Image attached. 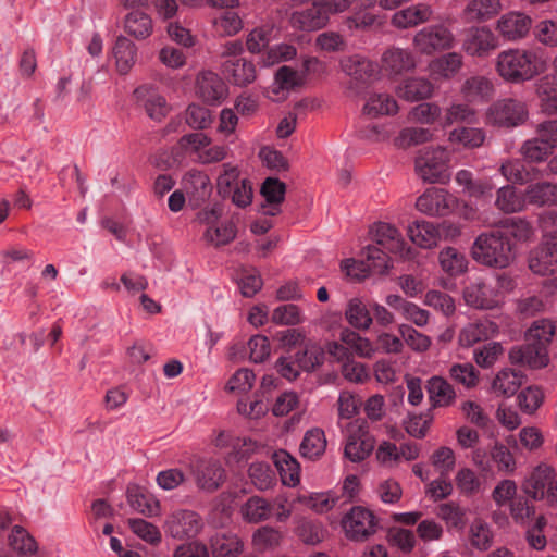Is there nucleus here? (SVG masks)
<instances>
[{
    "instance_id": "obj_1",
    "label": "nucleus",
    "mask_w": 557,
    "mask_h": 557,
    "mask_svg": "<svg viewBox=\"0 0 557 557\" xmlns=\"http://www.w3.org/2000/svg\"><path fill=\"white\" fill-rule=\"evenodd\" d=\"M372 234L374 242L382 248L369 245L362 250L360 259L344 260L342 269L347 275L360 280L371 274H385L388 271L389 260L385 250L393 253L403 252L405 243L395 226L380 222L372 228Z\"/></svg>"
},
{
    "instance_id": "obj_2",
    "label": "nucleus",
    "mask_w": 557,
    "mask_h": 557,
    "mask_svg": "<svg viewBox=\"0 0 557 557\" xmlns=\"http://www.w3.org/2000/svg\"><path fill=\"white\" fill-rule=\"evenodd\" d=\"M556 332L555 323L548 319L534 321L527 333L528 343L513 346L509 351L512 364L541 369L548 364L547 346Z\"/></svg>"
},
{
    "instance_id": "obj_3",
    "label": "nucleus",
    "mask_w": 557,
    "mask_h": 557,
    "mask_svg": "<svg viewBox=\"0 0 557 557\" xmlns=\"http://www.w3.org/2000/svg\"><path fill=\"white\" fill-rule=\"evenodd\" d=\"M472 258L488 268L505 269L516 259V242L507 231L481 233L471 247Z\"/></svg>"
},
{
    "instance_id": "obj_4",
    "label": "nucleus",
    "mask_w": 557,
    "mask_h": 557,
    "mask_svg": "<svg viewBox=\"0 0 557 557\" xmlns=\"http://www.w3.org/2000/svg\"><path fill=\"white\" fill-rule=\"evenodd\" d=\"M498 74L511 83L532 79L545 69V62L532 50L509 49L497 57Z\"/></svg>"
},
{
    "instance_id": "obj_5",
    "label": "nucleus",
    "mask_w": 557,
    "mask_h": 557,
    "mask_svg": "<svg viewBox=\"0 0 557 557\" xmlns=\"http://www.w3.org/2000/svg\"><path fill=\"white\" fill-rule=\"evenodd\" d=\"M448 153L441 146L424 147L416 157V171L426 183H445L449 180Z\"/></svg>"
},
{
    "instance_id": "obj_6",
    "label": "nucleus",
    "mask_w": 557,
    "mask_h": 557,
    "mask_svg": "<svg viewBox=\"0 0 557 557\" xmlns=\"http://www.w3.org/2000/svg\"><path fill=\"white\" fill-rule=\"evenodd\" d=\"M218 193L222 198L231 197L232 202L246 208L252 201V186L249 180L239 181V170L231 163L223 164V172L216 181Z\"/></svg>"
},
{
    "instance_id": "obj_7",
    "label": "nucleus",
    "mask_w": 557,
    "mask_h": 557,
    "mask_svg": "<svg viewBox=\"0 0 557 557\" xmlns=\"http://www.w3.org/2000/svg\"><path fill=\"white\" fill-rule=\"evenodd\" d=\"M347 539L363 542L373 535L379 528V519L366 507L354 506L342 519Z\"/></svg>"
},
{
    "instance_id": "obj_8",
    "label": "nucleus",
    "mask_w": 557,
    "mask_h": 557,
    "mask_svg": "<svg viewBox=\"0 0 557 557\" xmlns=\"http://www.w3.org/2000/svg\"><path fill=\"white\" fill-rule=\"evenodd\" d=\"M529 269L537 275L557 272V231L546 232L541 244L529 253Z\"/></svg>"
},
{
    "instance_id": "obj_9",
    "label": "nucleus",
    "mask_w": 557,
    "mask_h": 557,
    "mask_svg": "<svg viewBox=\"0 0 557 557\" xmlns=\"http://www.w3.org/2000/svg\"><path fill=\"white\" fill-rule=\"evenodd\" d=\"M528 119L525 104L517 99L505 98L494 102L487 112L491 124L499 127L512 128L519 126Z\"/></svg>"
},
{
    "instance_id": "obj_10",
    "label": "nucleus",
    "mask_w": 557,
    "mask_h": 557,
    "mask_svg": "<svg viewBox=\"0 0 557 557\" xmlns=\"http://www.w3.org/2000/svg\"><path fill=\"white\" fill-rule=\"evenodd\" d=\"M190 472L197 486L206 492L216 491L226 478L221 462L212 458L194 459L190 462Z\"/></svg>"
},
{
    "instance_id": "obj_11",
    "label": "nucleus",
    "mask_w": 557,
    "mask_h": 557,
    "mask_svg": "<svg viewBox=\"0 0 557 557\" xmlns=\"http://www.w3.org/2000/svg\"><path fill=\"white\" fill-rule=\"evenodd\" d=\"M414 46L420 52L431 54L437 50L453 48L455 37L444 25L426 26L419 30L413 38Z\"/></svg>"
},
{
    "instance_id": "obj_12",
    "label": "nucleus",
    "mask_w": 557,
    "mask_h": 557,
    "mask_svg": "<svg viewBox=\"0 0 557 557\" xmlns=\"http://www.w3.org/2000/svg\"><path fill=\"white\" fill-rule=\"evenodd\" d=\"M375 446L374 437L369 433L367 422L349 431L344 455L352 462H360L368 458Z\"/></svg>"
},
{
    "instance_id": "obj_13",
    "label": "nucleus",
    "mask_w": 557,
    "mask_h": 557,
    "mask_svg": "<svg viewBox=\"0 0 557 557\" xmlns=\"http://www.w3.org/2000/svg\"><path fill=\"white\" fill-rule=\"evenodd\" d=\"M498 46V39L487 27H471L465 33L462 50L472 57L485 58Z\"/></svg>"
},
{
    "instance_id": "obj_14",
    "label": "nucleus",
    "mask_w": 557,
    "mask_h": 557,
    "mask_svg": "<svg viewBox=\"0 0 557 557\" xmlns=\"http://www.w3.org/2000/svg\"><path fill=\"white\" fill-rule=\"evenodd\" d=\"M202 528L199 515L191 510L173 512L165 522V532L173 539H191Z\"/></svg>"
},
{
    "instance_id": "obj_15",
    "label": "nucleus",
    "mask_w": 557,
    "mask_h": 557,
    "mask_svg": "<svg viewBox=\"0 0 557 557\" xmlns=\"http://www.w3.org/2000/svg\"><path fill=\"white\" fill-rule=\"evenodd\" d=\"M455 198L443 188H430L418 197L416 206L429 215H447L454 208Z\"/></svg>"
},
{
    "instance_id": "obj_16",
    "label": "nucleus",
    "mask_w": 557,
    "mask_h": 557,
    "mask_svg": "<svg viewBox=\"0 0 557 557\" xmlns=\"http://www.w3.org/2000/svg\"><path fill=\"white\" fill-rule=\"evenodd\" d=\"M329 18L330 16L322 8L320 0H312L308 8L292 13L290 23L297 29L312 32L326 26Z\"/></svg>"
},
{
    "instance_id": "obj_17",
    "label": "nucleus",
    "mask_w": 557,
    "mask_h": 557,
    "mask_svg": "<svg viewBox=\"0 0 557 557\" xmlns=\"http://www.w3.org/2000/svg\"><path fill=\"white\" fill-rule=\"evenodd\" d=\"M227 91V85L216 73L207 71L198 75L197 92L205 102L219 104L226 98Z\"/></svg>"
},
{
    "instance_id": "obj_18",
    "label": "nucleus",
    "mask_w": 557,
    "mask_h": 557,
    "mask_svg": "<svg viewBox=\"0 0 557 557\" xmlns=\"http://www.w3.org/2000/svg\"><path fill=\"white\" fill-rule=\"evenodd\" d=\"M434 11L428 3L420 2L395 12L391 24L398 29L416 27L432 20Z\"/></svg>"
},
{
    "instance_id": "obj_19",
    "label": "nucleus",
    "mask_w": 557,
    "mask_h": 557,
    "mask_svg": "<svg viewBox=\"0 0 557 557\" xmlns=\"http://www.w3.org/2000/svg\"><path fill=\"white\" fill-rule=\"evenodd\" d=\"M184 187L187 191L189 203L194 208L202 206L212 194V185L209 176L197 170H191L186 173Z\"/></svg>"
},
{
    "instance_id": "obj_20",
    "label": "nucleus",
    "mask_w": 557,
    "mask_h": 557,
    "mask_svg": "<svg viewBox=\"0 0 557 557\" xmlns=\"http://www.w3.org/2000/svg\"><path fill=\"white\" fill-rule=\"evenodd\" d=\"M554 476H556L554 468L541 463L534 468L530 476L525 479L522 484V490L534 500H542L545 498V492Z\"/></svg>"
},
{
    "instance_id": "obj_21",
    "label": "nucleus",
    "mask_w": 557,
    "mask_h": 557,
    "mask_svg": "<svg viewBox=\"0 0 557 557\" xmlns=\"http://www.w3.org/2000/svg\"><path fill=\"white\" fill-rule=\"evenodd\" d=\"M213 557H238L244 550V543L236 533L218 530L210 536Z\"/></svg>"
},
{
    "instance_id": "obj_22",
    "label": "nucleus",
    "mask_w": 557,
    "mask_h": 557,
    "mask_svg": "<svg viewBox=\"0 0 557 557\" xmlns=\"http://www.w3.org/2000/svg\"><path fill=\"white\" fill-rule=\"evenodd\" d=\"M222 73L232 84L245 87L257 76L255 64L243 59H226L222 64Z\"/></svg>"
},
{
    "instance_id": "obj_23",
    "label": "nucleus",
    "mask_w": 557,
    "mask_h": 557,
    "mask_svg": "<svg viewBox=\"0 0 557 557\" xmlns=\"http://www.w3.org/2000/svg\"><path fill=\"white\" fill-rule=\"evenodd\" d=\"M531 18L521 12L504 14L497 22V29L508 40L523 38L530 30Z\"/></svg>"
},
{
    "instance_id": "obj_24",
    "label": "nucleus",
    "mask_w": 557,
    "mask_h": 557,
    "mask_svg": "<svg viewBox=\"0 0 557 557\" xmlns=\"http://www.w3.org/2000/svg\"><path fill=\"white\" fill-rule=\"evenodd\" d=\"M134 96L143 102L148 116L154 121H161L169 112L166 100L156 92L152 87L139 86L134 90Z\"/></svg>"
},
{
    "instance_id": "obj_25",
    "label": "nucleus",
    "mask_w": 557,
    "mask_h": 557,
    "mask_svg": "<svg viewBox=\"0 0 557 557\" xmlns=\"http://www.w3.org/2000/svg\"><path fill=\"white\" fill-rule=\"evenodd\" d=\"M466 302L478 309H493L499 299L494 288L485 283L471 284L465 289Z\"/></svg>"
},
{
    "instance_id": "obj_26",
    "label": "nucleus",
    "mask_w": 557,
    "mask_h": 557,
    "mask_svg": "<svg viewBox=\"0 0 557 557\" xmlns=\"http://www.w3.org/2000/svg\"><path fill=\"white\" fill-rule=\"evenodd\" d=\"M297 367L305 372H313L324 363L323 347L311 341L305 342L304 347L292 356Z\"/></svg>"
},
{
    "instance_id": "obj_27",
    "label": "nucleus",
    "mask_w": 557,
    "mask_h": 557,
    "mask_svg": "<svg viewBox=\"0 0 557 557\" xmlns=\"http://www.w3.org/2000/svg\"><path fill=\"white\" fill-rule=\"evenodd\" d=\"M536 95L544 113H557V75L547 74L536 83Z\"/></svg>"
},
{
    "instance_id": "obj_28",
    "label": "nucleus",
    "mask_w": 557,
    "mask_h": 557,
    "mask_svg": "<svg viewBox=\"0 0 557 557\" xmlns=\"http://www.w3.org/2000/svg\"><path fill=\"white\" fill-rule=\"evenodd\" d=\"M433 84L423 77L405 79L397 88V95L407 101H420L431 97Z\"/></svg>"
},
{
    "instance_id": "obj_29",
    "label": "nucleus",
    "mask_w": 557,
    "mask_h": 557,
    "mask_svg": "<svg viewBox=\"0 0 557 557\" xmlns=\"http://www.w3.org/2000/svg\"><path fill=\"white\" fill-rule=\"evenodd\" d=\"M344 69L352 79L362 84L375 79L380 72L376 63L358 55L349 58L345 62Z\"/></svg>"
},
{
    "instance_id": "obj_30",
    "label": "nucleus",
    "mask_w": 557,
    "mask_h": 557,
    "mask_svg": "<svg viewBox=\"0 0 557 557\" xmlns=\"http://www.w3.org/2000/svg\"><path fill=\"white\" fill-rule=\"evenodd\" d=\"M499 9L498 0H471L462 14L467 22H485L494 17Z\"/></svg>"
},
{
    "instance_id": "obj_31",
    "label": "nucleus",
    "mask_w": 557,
    "mask_h": 557,
    "mask_svg": "<svg viewBox=\"0 0 557 557\" xmlns=\"http://www.w3.org/2000/svg\"><path fill=\"white\" fill-rule=\"evenodd\" d=\"M425 387L434 407L449 406L456 397L453 386L441 376H432Z\"/></svg>"
},
{
    "instance_id": "obj_32",
    "label": "nucleus",
    "mask_w": 557,
    "mask_h": 557,
    "mask_svg": "<svg viewBox=\"0 0 557 557\" xmlns=\"http://www.w3.org/2000/svg\"><path fill=\"white\" fill-rule=\"evenodd\" d=\"M113 54L117 71L121 74H127L136 62L137 49L131 39L119 36L113 48Z\"/></svg>"
},
{
    "instance_id": "obj_33",
    "label": "nucleus",
    "mask_w": 557,
    "mask_h": 557,
    "mask_svg": "<svg viewBox=\"0 0 557 557\" xmlns=\"http://www.w3.org/2000/svg\"><path fill=\"white\" fill-rule=\"evenodd\" d=\"M495 206L504 213H516L525 206L524 195L515 186H503L496 193Z\"/></svg>"
},
{
    "instance_id": "obj_34",
    "label": "nucleus",
    "mask_w": 557,
    "mask_h": 557,
    "mask_svg": "<svg viewBox=\"0 0 557 557\" xmlns=\"http://www.w3.org/2000/svg\"><path fill=\"white\" fill-rule=\"evenodd\" d=\"M408 235L413 244L422 248H431L436 245L440 230L433 223L416 221L408 226Z\"/></svg>"
},
{
    "instance_id": "obj_35",
    "label": "nucleus",
    "mask_w": 557,
    "mask_h": 557,
    "mask_svg": "<svg viewBox=\"0 0 557 557\" xmlns=\"http://www.w3.org/2000/svg\"><path fill=\"white\" fill-rule=\"evenodd\" d=\"M377 22V15L372 13L368 8L362 7L354 10V12L345 17L342 25L351 35L367 33L372 29Z\"/></svg>"
},
{
    "instance_id": "obj_36",
    "label": "nucleus",
    "mask_w": 557,
    "mask_h": 557,
    "mask_svg": "<svg viewBox=\"0 0 557 557\" xmlns=\"http://www.w3.org/2000/svg\"><path fill=\"white\" fill-rule=\"evenodd\" d=\"M274 463L280 472L283 484L295 486L299 483V463L286 450H280L274 454Z\"/></svg>"
},
{
    "instance_id": "obj_37",
    "label": "nucleus",
    "mask_w": 557,
    "mask_h": 557,
    "mask_svg": "<svg viewBox=\"0 0 557 557\" xmlns=\"http://www.w3.org/2000/svg\"><path fill=\"white\" fill-rule=\"evenodd\" d=\"M524 375L520 370L503 369L493 381L492 387L499 395L509 397L520 388Z\"/></svg>"
},
{
    "instance_id": "obj_38",
    "label": "nucleus",
    "mask_w": 557,
    "mask_h": 557,
    "mask_svg": "<svg viewBox=\"0 0 557 557\" xmlns=\"http://www.w3.org/2000/svg\"><path fill=\"white\" fill-rule=\"evenodd\" d=\"M242 513L248 522L257 523L274 513V506L259 496H252L242 507Z\"/></svg>"
},
{
    "instance_id": "obj_39",
    "label": "nucleus",
    "mask_w": 557,
    "mask_h": 557,
    "mask_svg": "<svg viewBox=\"0 0 557 557\" xmlns=\"http://www.w3.org/2000/svg\"><path fill=\"white\" fill-rule=\"evenodd\" d=\"M524 199L535 206L549 205L557 199V185L548 182L531 184L525 189Z\"/></svg>"
},
{
    "instance_id": "obj_40",
    "label": "nucleus",
    "mask_w": 557,
    "mask_h": 557,
    "mask_svg": "<svg viewBox=\"0 0 557 557\" xmlns=\"http://www.w3.org/2000/svg\"><path fill=\"white\" fill-rule=\"evenodd\" d=\"M124 27L128 35L137 39H145L152 32V21L148 14L135 10L126 15Z\"/></svg>"
},
{
    "instance_id": "obj_41",
    "label": "nucleus",
    "mask_w": 557,
    "mask_h": 557,
    "mask_svg": "<svg viewBox=\"0 0 557 557\" xmlns=\"http://www.w3.org/2000/svg\"><path fill=\"white\" fill-rule=\"evenodd\" d=\"M345 318L351 326L359 330H368L373 321L370 310L359 298L348 301Z\"/></svg>"
},
{
    "instance_id": "obj_42",
    "label": "nucleus",
    "mask_w": 557,
    "mask_h": 557,
    "mask_svg": "<svg viewBox=\"0 0 557 557\" xmlns=\"http://www.w3.org/2000/svg\"><path fill=\"white\" fill-rule=\"evenodd\" d=\"M500 172L508 181L527 184L533 180L535 168L527 160H515L502 164Z\"/></svg>"
},
{
    "instance_id": "obj_43",
    "label": "nucleus",
    "mask_w": 557,
    "mask_h": 557,
    "mask_svg": "<svg viewBox=\"0 0 557 557\" xmlns=\"http://www.w3.org/2000/svg\"><path fill=\"white\" fill-rule=\"evenodd\" d=\"M325 447L326 440L324 432L320 429H312L305 434L299 450L302 457L315 459L324 453Z\"/></svg>"
},
{
    "instance_id": "obj_44",
    "label": "nucleus",
    "mask_w": 557,
    "mask_h": 557,
    "mask_svg": "<svg viewBox=\"0 0 557 557\" xmlns=\"http://www.w3.org/2000/svg\"><path fill=\"white\" fill-rule=\"evenodd\" d=\"M398 111L396 100L387 94H374L363 107V113L372 117L391 115Z\"/></svg>"
},
{
    "instance_id": "obj_45",
    "label": "nucleus",
    "mask_w": 557,
    "mask_h": 557,
    "mask_svg": "<svg viewBox=\"0 0 557 557\" xmlns=\"http://www.w3.org/2000/svg\"><path fill=\"white\" fill-rule=\"evenodd\" d=\"M383 62L386 69L394 74L409 71L414 67L413 55L404 49H391L383 54Z\"/></svg>"
},
{
    "instance_id": "obj_46",
    "label": "nucleus",
    "mask_w": 557,
    "mask_h": 557,
    "mask_svg": "<svg viewBox=\"0 0 557 557\" xmlns=\"http://www.w3.org/2000/svg\"><path fill=\"white\" fill-rule=\"evenodd\" d=\"M438 261L442 269L449 275H457L466 271L467 259L463 253L454 247H447L440 252Z\"/></svg>"
},
{
    "instance_id": "obj_47",
    "label": "nucleus",
    "mask_w": 557,
    "mask_h": 557,
    "mask_svg": "<svg viewBox=\"0 0 557 557\" xmlns=\"http://www.w3.org/2000/svg\"><path fill=\"white\" fill-rule=\"evenodd\" d=\"M9 544L21 555L35 554L38 549L35 539L21 525H14L9 535Z\"/></svg>"
},
{
    "instance_id": "obj_48",
    "label": "nucleus",
    "mask_w": 557,
    "mask_h": 557,
    "mask_svg": "<svg viewBox=\"0 0 557 557\" xmlns=\"http://www.w3.org/2000/svg\"><path fill=\"white\" fill-rule=\"evenodd\" d=\"M260 193L264 198L263 209L268 206H280L285 199L286 185L276 177H267Z\"/></svg>"
},
{
    "instance_id": "obj_49",
    "label": "nucleus",
    "mask_w": 557,
    "mask_h": 557,
    "mask_svg": "<svg viewBox=\"0 0 557 557\" xmlns=\"http://www.w3.org/2000/svg\"><path fill=\"white\" fill-rule=\"evenodd\" d=\"M492 89L491 83L483 76L470 77L462 86V92L469 101H481L488 98Z\"/></svg>"
},
{
    "instance_id": "obj_50",
    "label": "nucleus",
    "mask_w": 557,
    "mask_h": 557,
    "mask_svg": "<svg viewBox=\"0 0 557 557\" xmlns=\"http://www.w3.org/2000/svg\"><path fill=\"white\" fill-rule=\"evenodd\" d=\"M248 473L253 485L260 491L269 490L275 483V474L267 462H252Z\"/></svg>"
},
{
    "instance_id": "obj_51",
    "label": "nucleus",
    "mask_w": 557,
    "mask_h": 557,
    "mask_svg": "<svg viewBox=\"0 0 557 557\" xmlns=\"http://www.w3.org/2000/svg\"><path fill=\"white\" fill-rule=\"evenodd\" d=\"M485 139V134L481 128L459 127L450 132L449 140L462 144L467 148L480 147Z\"/></svg>"
},
{
    "instance_id": "obj_52",
    "label": "nucleus",
    "mask_w": 557,
    "mask_h": 557,
    "mask_svg": "<svg viewBox=\"0 0 557 557\" xmlns=\"http://www.w3.org/2000/svg\"><path fill=\"white\" fill-rule=\"evenodd\" d=\"M462 66V55L458 52H448L432 63V70L440 75L449 78Z\"/></svg>"
},
{
    "instance_id": "obj_53",
    "label": "nucleus",
    "mask_w": 557,
    "mask_h": 557,
    "mask_svg": "<svg viewBox=\"0 0 557 557\" xmlns=\"http://www.w3.org/2000/svg\"><path fill=\"white\" fill-rule=\"evenodd\" d=\"M553 148L546 143L543 141L539 135L536 138L527 140L522 146V153L524 160L529 163L543 161L550 152Z\"/></svg>"
},
{
    "instance_id": "obj_54",
    "label": "nucleus",
    "mask_w": 557,
    "mask_h": 557,
    "mask_svg": "<svg viewBox=\"0 0 557 557\" xmlns=\"http://www.w3.org/2000/svg\"><path fill=\"white\" fill-rule=\"evenodd\" d=\"M450 377L466 386L467 388L474 387L479 380V371L471 363H455L449 369Z\"/></svg>"
},
{
    "instance_id": "obj_55",
    "label": "nucleus",
    "mask_w": 557,
    "mask_h": 557,
    "mask_svg": "<svg viewBox=\"0 0 557 557\" xmlns=\"http://www.w3.org/2000/svg\"><path fill=\"white\" fill-rule=\"evenodd\" d=\"M398 331L406 344L414 351L423 352L429 349L431 345L430 337L418 332L411 325L401 324L399 325Z\"/></svg>"
},
{
    "instance_id": "obj_56",
    "label": "nucleus",
    "mask_w": 557,
    "mask_h": 557,
    "mask_svg": "<svg viewBox=\"0 0 557 557\" xmlns=\"http://www.w3.org/2000/svg\"><path fill=\"white\" fill-rule=\"evenodd\" d=\"M128 525L131 530L144 541L150 544H158L161 542V533L159 529L144 519H129Z\"/></svg>"
},
{
    "instance_id": "obj_57",
    "label": "nucleus",
    "mask_w": 557,
    "mask_h": 557,
    "mask_svg": "<svg viewBox=\"0 0 557 557\" xmlns=\"http://www.w3.org/2000/svg\"><path fill=\"white\" fill-rule=\"evenodd\" d=\"M186 123L194 129H205L212 122L211 111L198 104H189L186 109Z\"/></svg>"
},
{
    "instance_id": "obj_58",
    "label": "nucleus",
    "mask_w": 557,
    "mask_h": 557,
    "mask_svg": "<svg viewBox=\"0 0 557 557\" xmlns=\"http://www.w3.org/2000/svg\"><path fill=\"white\" fill-rule=\"evenodd\" d=\"M438 516L455 529L466 525V512L456 503L449 502L438 506Z\"/></svg>"
},
{
    "instance_id": "obj_59",
    "label": "nucleus",
    "mask_w": 557,
    "mask_h": 557,
    "mask_svg": "<svg viewBox=\"0 0 557 557\" xmlns=\"http://www.w3.org/2000/svg\"><path fill=\"white\" fill-rule=\"evenodd\" d=\"M272 321L281 325H296L301 322L300 310L293 304L278 306L273 310Z\"/></svg>"
},
{
    "instance_id": "obj_60",
    "label": "nucleus",
    "mask_w": 557,
    "mask_h": 557,
    "mask_svg": "<svg viewBox=\"0 0 557 557\" xmlns=\"http://www.w3.org/2000/svg\"><path fill=\"white\" fill-rule=\"evenodd\" d=\"M474 116L475 112L468 104H453L446 110L444 125L446 126L463 122L471 123L474 120Z\"/></svg>"
},
{
    "instance_id": "obj_61",
    "label": "nucleus",
    "mask_w": 557,
    "mask_h": 557,
    "mask_svg": "<svg viewBox=\"0 0 557 557\" xmlns=\"http://www.w3.org/2000/svg\"><path fill=\"white\" fill-rule=\"evenodd\" d=\"M502 352V345L499 343L492 342L485 344L482 348L474 350V360L481 368H490L494 364Z\"/></svg>"
},
{
    "instance_id": "obj_62",
    "label": "nucleus",
    "mask_w": 557,
    "mask_h": 557,
    "mask_svg": "<svg viewBox=\"0 0 557 557\" xmlns=\"http://www.w3.org/2000/svg\"><path fill=\"white\" fill-rule=\"evenodd\" d=\"M271 29L267 27H257L252 29L246 40L249 52L260 53L269 47Z\"/></svg>"
},
{
    "instance_id": "obj_63",
    "label": "nucleus",
    "mask_w": 557,
    "mask_h": 557,
    "mask_svg": "<svg viewBox=\"0 0 557 557\" xmlns=\"http://www.w3.org/2000/svg\"><path fill=\"white\" fill-rule=\"evenodd\" d=\"M518 401L524 412L533 413L543 401V393L539 387H527L518 395Z\"/></svg>"
},
{
    "instance_id": "obj_64",
    "label": "nucleus",
    "mask_w": 557,
    "mask_h": 557,
    "mask_svg": "<svg viewBox=\"0 0 557 557\" xmlns=\"http://www.w3.org/2000/svg\"><path fill=\"white\" fill-rule=\"evenodd\" d=\"M255 379L253 371L246 368L239 369L228 380L227 388L232 392H248L252 388Z\"/></svg>"
}]
</instances>
